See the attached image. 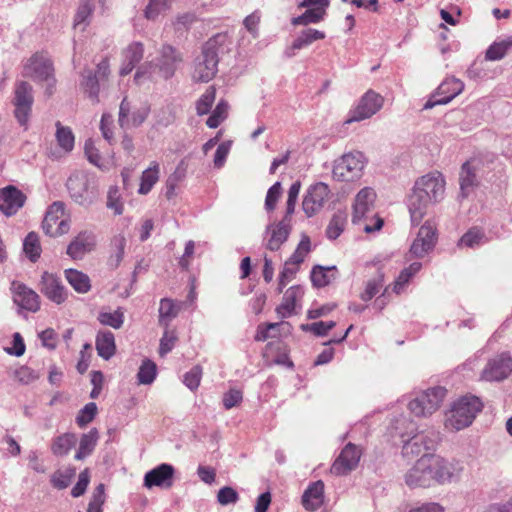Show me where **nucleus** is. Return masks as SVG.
<instances>
[{
    "label": "nucleus",
    "instance_id": "ea45409f",
    "mask_svg": "<svg viewBox=\"0 0 512 512\" xmlns=\"http://www.w3.org/2000/svg\"><path fill=\"white\" fill-rule=\"evenodd\" d=\"M313 8L307 9L302 15L292 19L293 25H308L311 23H319L326 15L327 8L320 6H312Z\"/></svg>",
    "mask_w": 512,
    "mask_h": 512
},
{
    "label": "nucleus",
    "instance_id": "473e14b6",
    "mask_svg": "<svg viewBox=\"0 0 512 512\" xmlns=\"http://www.w3.org/2000/svg\"><path fill=\"white\" fill-rule=\"evenodd\" d=\"M337 275L338 270L335 266L323 267L317 265L311 271V281L316 287H325L332 283Z\"/></svg>",
    "mask_w": 512,
    "mask_h": 512
},
{
    "label": "nucleus",
    "instance_id": "6e6d98bb",
    "mask_svg": "<svg viewBox=\"0 0 512 512\" xmlns=\"http://www.w3.org/2000/svg\"><path fill=\"white\" fill-rule=\"evenodd\" d=\"M156 364L151 360H144L139 368L137 377L140 384H151L156 377Z\"/></svg>",
    "mask_w": 512,
    "mask_h": 512
},
{
    "label": "nucleus",
    "instance_id": "4d7b16f0",
    "mask_svg": "<svg viewBox=\"0 0 512 512\" xmlns=\"http://www.w3.org/2000/svg\"><path fill=\"white\" fill-rule=\"evenodd\" d=\"M310 250H311L310 239H309V237L305 236L301 239L296 250L291 255V257L288 259V261H290L291 263L300 267V265L304 262L305 258L309 254Z\"/></svg>",
    "mask_w": 512,
    "mask_h": 512
},
{
    "label": "nucleus",
    "instance_id": "f03ea898",
    "mask_svg": "<svg viewBox=\"0 0 512 512\" xmlns=\"http://www.w3.org/2000/svg\"><path fill=\"white\" fill-rule=\"evenodd\" d=\"M444 193L445 179L441 173H429L419 178L408 202L412 223L419 224L427 206L442 200Z\"/></svg>",
    "mask_w": 512,
    "mask_h": 512
},
{
    "label": "nucleus",
    "instance_id": "4c0bfd02",
    "mask_svg": "<svg viewBox=\"0 0 512 512\" xmlns=\"http://www.w3.org/2000/svg\"><path fill=\"white\" fill-rule=\"evenodd\" d=\"M511 48L512 35L503 40L493 42L485 52V59L487 61L501 60L507 55Z\"/></svg>",
    "mask_w": 512,
    "mask_h": 512
},
{
    "label": "nucleus",
    "instance_id": "37998d69",
    "mask_svg": "<svg viewBox=\"0 0 512 512\" xmlns=\"http://www.w3.org/2000/svg\"><path fill=\"white\" fill-rule=\"evenodd\" d=\"M326 37L323 31L309 28L303 30L301 34L294 40L292 44L293 49H301L305 46L310 45L314 41L322 40Z\"/></svg>",
    "mask_w": 512,
    "mask_h": 512
},
{
    "label": "nucleus",
    "instance_id": "7ed1b4c3",
    "mask_svg": "<svg viewBox=\"0 0 512 512\" xmlns=\"http://www.w3.org/2000/svg\"><path fill=\"white\" fill-rule=\"evenodd\" d=\"M225 40V35L217 34L205 42L201 54L194 61L192 71L194 81L206 83L215 77L218 71L219 48Z\"/></svg>",
    "mask_w": 512,
    "mask_h": 512
},
{
    "label": "nucleus",
    "instance_id": "58836bf2",
    "mask_svg": "<svg viewBox=\"0 0 512 512\" xmlns=\"http://www.w3.org/2000/svg\"><path fill=\"white\" fill-rule=\"evenodd\" d=\"M77 437L74 433H64L53 440L51 451L54 455L63 456L76 445Z\"/></svg>",
    "mask_w": 512,
    "mask_h": 512
},
{
    "label": "nucleus",
    "instance_id": "603ef678",
    "mask_svg": "<svg viewBox=\"0 0 512 512\" xmlns=\"http://www.w3.org/2000/svg\"><path fill=\"white\" fill-rule=\"evenodd\" d=\"M98 321L102 325L110 326L114 329H119L123 325L124 314L120 309H117L114 312L101 311L98 315Z\"/></svg>",
    "mask_w": 512,
    "mask_h": 512
},
{
    "label": "nucleus",
    "instance_id": "bf43d9fd",
    "mask_svg": "<svg viewBox=\"0 0 512 512\" xmlns=\"http://www.w3.org/2000/svg\"><path fill=\"white\" fill-rule=\"evenodd\" d=\"M354 224L362 226L364 232L370 234L381 230L384 225V219L373 211L371 214H367V220H363Z\"/></svg>",
    "mask_w": 512,
    "mask_h": 512
},
{
    "label": "nucleus",
    "instance_id": "ddd939ff",
    "mask_svg": "<svg viewBox=\"0 0 512 512\" xmlns=\"http://www.w3.org/2000/svg\"><path fill=\"white\" fill-rule=\"evenodd\" d=\"M464 89V83L454 77L445 79L437 88L436 92L424 104V109H431L436 105L449 103Z\"/></svg>",
    "mask_w": 512,
    "mask_h": 512
},
{
    "label": "nucleus",
    "instance_id": "4be33fe9",
    "mask_svg": "<svg viewBox=\"0 0 512 512\" xmlns=\"http://www.w3.org/2000/svg\"><path fill=\"white\" fill-rule=\"evenodd\" d=\"M183 61L182 54L171 45H163L160 49L156 67L164 79L171 78L179 64Z\"/></svg>",
    "mask_w": 512,
    "mask_h": 512
},
{
    "label": "nucleus",
    "instance_id": "423d86ee",
    "mask_svg": "<svg viewBox=\"0 0 512 512\" xmlns=\"http://www.w3.org/2000/svg\"><path fill=\"white\" fill-rule=\"evenodd\" d=\"M70 222V217L65 213V204L56 201L48 207L42 222V229L50 237H59L69 232Z\"/></svg>",
    "mask_w": 512,
    "mask_h": 512
},
{
    "label": "nucleus",
    "instance_id": "72a5a7b5",
    "mask_svg": "<svg viewBox=\"0 0 512 512\" xmlns=\"http://www.w3.org/2000/svg\"><path fill=\"white\" fill-rule=\"evenodd\" d=\"M302 291L299 286L290 287L284 297L282 303L276 308L277 314L284 319L292 315L295 310L296 299L301 296Z\"/></svg>",
    "mask_w": 512,
    "mask_h": 512
},
{
    "label": "nucleus",
    "instance_id": "b1692460",
    "mask_svg": "<svg viewBox=\"0 0 512 512\" xmlns=\"http://www.w3.org/2000/svg\"><path fill=\"white\" fill-rule=\"evenodd\" d=\"M131 104L127 98H124L120 104L119 110V124L120 126H134L137 127L141 125L149 114V107L147 105H143L139 109L133 111L130 115Z\"/></svg>",
    "mask_w": 512,
    "mask_h": 512
},
{
    "label": "nucleus",
    "instance_id": "69168bd1",
    "mask_svg": "<svg viewBox=\"0 0 512 512\" xmlns=\"http://www.w3.org/2000/svg\"><path fill=\"white\" fill-rule=\"evenodd\" d=\"M171 0H150L145 9V16L147 19H155L160 12L169 7Z\"/></svg>",
    "mask_w": 512,
    "mask_h": 512
},
{
    "label": "nucleus",
    "instance_id": "a18cd8bd",
    "mask_svg": "<svg viewBox=\"0 0 512 512\" xmlns=\"http://www.w3.org/2000/svg\"><path fill=\"white\" fill-rule=\"evenodd\" d=\"M384 283V273L382 269H378L377 275L367 281L364 291L360 294L363 301L371 300L382 288Z\"/></svg>",
    "mask_w": 512,
    "mask_h": 512
},
{
    "label": "nucleus",
    "instance_id": "4468645a",
    "mask_svg": "<svg viewBox=\"0 0 512 512\" xmlns=\"http://www.w3.org/2000/svg\"><path fill=\"white\" fill-rule=\"evenodd\" d=\"M25 75L40 81L53 78L54 68L51 59L45 52H36L24 66Z\"/></svg>",
    "mask_w": 512,
    "mask_h": 512
},
{
    "label": "nucleus",
    "instance_id": "2eb2a0df",
    "mask_svg": "<svg viewBox=\"0 0 512 512\" xmlns=\"http://www.w3.org/2000/svg\"><path fill=\"white\" fill-rule=\"evenodd\" d=\"M14 94L15 117L20 125H26L33 104L32 86L21 81L16 84Z\"/></svg>",
    "mask_w": 512,
    "mask_h": 512
},
{
    "label": "nucleus",
    "instance_id": "7c9ffc66",
    "mask_svg": "<svg viewBox=\"0 0 512 512\" xmlns=\"http://www.w3.org/2000/svg\"><path fill=\"white\" fill-rule=\"evenodd\" d=\"M160 177V164L152 161L149 167L142 172L138 193L141 195L148 194L153 186L158 182Z\"/></svg>",
    "mask_w": 512,
    "mask_h": 512
},
{
    "label": "nucleus",
    "instance_id": "a19ab883",
    "mask_svg": "<svg viewBox=\"0 0 512 512\" xmlns=\"http://www.w3.org/2000/svg\"><path fill=\"white\" fill-rule=\"evenodd\" d=\"M346 225H347L346 212H343V211L336 212L332 216V218L326 228L327 237L332 240L337 239L344 231Z\"/></svg>",
    "mask_w": 512,
    "mask_h": 512
},
{
    "label": "nucleus",
    "instance_id": "f8f14e48",
    "mask_svg": "<svg viewBox=\"0 0 512 512\" xmlns=\"http://www.w3.org/2000/svg\"><path fill=\"white\" fill-rule=\"evenodd\" d=\"M512 373V357L508 353L496 355L488 361L481 373L485 381H502Z\"/></svg>",
    "mask_w": 512,
    "mask_h": 512
},
{
    "label": "nucleus",
    "instance_id": "20e7f679",
    "mask_svg": "<svg viewBox=\"0 0 512 512\" xmlns=\"http://www.w3.org/2000/svg\"><path fill=\"white\" fill-rule=\"evenodd\" d=\"M483 408L476 396H464L455 401L445 414V427L451 431L462 430L472 424Z\"/></svg>",
    "mask_w": 512,
    "mask_h": 512
},
{
    "label": "nucleus",
    "instance_id": "a211bd4d",
    "mask_svg": "<svg viewBox=\"0 0 512 512\" xmlns=\"http://www.w3.org/2000/svg\"><path fill=\"white\" fill-rule=\"evenodd\" d=\"M377 194L371 187L362 188L355 196L352 205V223L367 220V214L375 209Z\"/></svg>",
    "mask_w": 512,
    "mask_h": 512
},
{
    "label": "nucleus",
    "instance_id": "dca6fc26",
    "mask_svg": "<svg viewBox=\"0 0 512 512\" xmlns=\"http://www.w3.org/2000/svg\"><path fill=\"white\" fill-rule=\"evenodd\" d=\"M330 189L323 182L311 185L303 199L302 208L308 217L317 214L329 198Z\"/></svg>",
    "mask_w": 512,
    "mask_h": 512
},
{
    "label": "nucleus",
    "instance_id": "de8ad7c7",
    "mask_svg": "<svg viewBox=\"0 0 512 512\" xmlns=\"http://www.w3.org/2000/svg\"><path fill=\"white\" fill-rule=\"evenodd\" d=\"M93 10L94 4L92 0H81L74 16V28H77L82 24L87 25L88 20L92 16Z\"/></svg>",
    "mask_w": 512,
    "mask_h": 512
},
{
    "label": "nucleus",
    "instance_id": "0e129e2a",
    "mask_svg": "<svg viewBox=\"0 0 512 512\" xmlns=\"http://www.w3.org/2000/svg\"><path fill=\"white\" fill-rule=\"evenodd\" d=\"M202 368L199 365L192 367L184 375V384L191 390H196L201 382Z\"/></svg>",
    "mask_w": 512,
    "mask_h": 512
},
{
    "label": "nucleus",
    "instance_id": "2f4dec72",
    "mask_svg": "<svg viewBox=\"0 0 512 512\" xmlns=\"http://www.w3.org/2000/svg\"><path fill=\"white\" fill-rule=\"evenodd\" d=\"M64 274L67 282L77 293L85 294L90 291L91 281L87 274L72 268L66 269Z\"/></svg>",
    "mask_w": 512,
    "mask_h": 512
},
{
    "label": "nucleus",
    "instance_id": "79ce46f5",
    "mask_svg": "<svg viewBox=\"0 0 512 512\" xmlns=\"http://www.w3.org/2000/svg\"><path fill=\"white\" fill-rule=\"evenodd\" d=\"M56 140L61 149L65 152H70L74 148L75 137L69 127L62 126L58 121L56 123Z\"/></svg>",
    "mask_w": 512,
    "mask_h": 512
},
{
    "label": "nucleus",
    "instance_id": "49530a36",
    "mask_svg": "<svg viewBox=\"0 0 512 512\" xmlns=\"http://www.w3.org/2000/svg\"><path fill=\"white\" fill-rule=\"evenodd\" d=\"M75 474L76 471L74 468L57 470L51 475L50 482L54 488L62 490L70 485L72 479L75 477Z\"/></svg>",
    "mask_w": 512,
    "mask_h": 512
},
{
    "label": "nucleus",
    "instance_id": "412c9836",
    "mask_svg": "<svg viewBox=\"0 0 512 512\" xmlns=\"http://www.w3.org/2000/svg\"><path fill=\"white\" fill-rule=\"evenodd\" d=\"M26 195L13 185L0 189V211L7 217L15 215L25 204Z\"/></svg>",
    "mask_w": 512,
    "mask_h": 512
},
{
    "label": "nucleus",
    "instance_id": "393cba45",
    "mask_svg": "<svg viewBox=\"0 0 512 512\" xmlns=\"http://www.w3.org/2000/svg\"><path fill=\"white\" fill-rule=\"evenodd\" d=\"M95 236L90 231L80 232L68 245L67 254L72 259H81L95 246Z\"/></svg>",
    "mask_w": 512,
    "mask_h": 512
},
{
    "label": "nucleus",
    "instance_id": "bb28decb",
    "mask_svg": "<svg viewBox=\"0 0 512 512\" xmlns=\"http://www.w3.org/2000/svg\"><path fill=\"white\" fill-rule=\"evenodd\" d=\"M144 47L140 42H133L123 50V62L120 68V75H128L143 58Z\"/></svg>",
    "mask_w": 512,
    "mask_h": 512
},
{
    "label": "nucleus",
    "instance_id": "e2e57ef3",
    "mask_svg": "<svg viewBox=\"0 0 512 512\" xmlns=\"http://www.w3.org/2000/svg\"><path fill=\"white\" fill-rule=\"evenodd\" d=\"M335 326H336V322H334V321H329V322L318 321V322H314L312 324L302 325V330L310 331L316 336H325V335H327L328 331L333 329Z\"/></svg>",
    "mask_w": 512,
    "mask_h": 512
},
{
    "label": "nucleus",
    "instance_id": "774afa93",
    "mask_svg": "<svg viewBox=\"0 0 512 512\" xmlns=\"http://www.w3.org/2000/svg\"><path fill=\"white\" fill-rule=\"evenodd\" d=\"M239 499V495L235 489L229 486H225L218 491L217 501L221 505H228L236 503Z\"/></svg>",
    "mask_w": 512,
    "mask_h": 512
},
{
    "label": "nucleus",
    "instance_id": "a878e982",
    "mask_svg": "<svg viewBox=\"0 0 512 512\" xmlns=\"http://www.w3.org/2000/svg\"><path fill=\"white\" fill-rule=\"evenodd\" d=\"M324 501V483L321 480L313 482L304 491L302 505L308 511H316Z\"/></svg>",
    "mask_w": 512,
    "mask_h": 512
},
{
    "label": "nucleus",
    "instance_id": "864d4df0",
    "mask_svg": "<svg viewBox=\"0 0 512 512\" xmlns=\"http://www.w3.org/2000/svg\"><path fill=\"white\" fill-rule=\"evenodd\" d=\"M485 238V234L482 229L473 227L469 229L459 240V246H466L473 248L480 245Z\"/></svg>",
    "mask_w": 512,
    "mask_h": 512
},
{
    "label": "nucleus",
    "instance_id": "f257e3e1",
    "mask_svg": "<svg viewBox=\"0 0 512 512\" xmlns=\"http://www.w3.org/2000/svg\"><path fill=\"white\" fill-rule=\"evenodd\" d=\"M464 466L459 460H451L435 454L425 453L405 474V483L410 488H431L459 480Z\"/></svg>",
    "mask_w": 512,
    "mask_h": 512
},
{
    "label": "nucleus",
    "instance_id": "09e8293b",
    "mask_svg": "<svg viewBox=\"0 0 512 512\" xmlns=\"http://www.w3.org/2000/svg\"><path fill=\"white\" fill-rule=\"evenodd\" d=\"M298 271H299V266L291 263L288 260L284 263L283 269L280 272L279 280H278V287H277L278 294H281L283 292V290L287 286V284L295 278Z\"/></svg>",
    "mask_w": 512,
    "mask_h": 512
},
{
    "label": "nucleus",
    "instance_id": "338daca9",
    "mask_svg": "<svg viewBox=\"0 0 512 512\" xmlns=\"http://www.w3.org/2000/svg\"><path fill=\"white\" fill-rule=\"evenodd\" d=\"M281 190L282 188L280 182H276L268 189L265 199V208L268 211H273L276 208V204L281 195Z\"/></svg>",
    "mask_w": 512,
    "mask_h": 512
},
{
    "label": "nucleus",
    "instance_id": "c9c22d12",
    "mask_svg": "<svg viewBox=\"0 0 512 512\" xmlns=\"http://www.w3.org/2000/svg\"><path fill=\"white\" fill-rule=\"evenodd\" d=\"M99 440V432L92 428L89 432L83 434L80 439L78 451L75 454L76 460H82L89 456L95 449Z\"/></svg>",
    "mask_w": 512,
    "mask_h": 512
},
{
    "label": "nucleus",
    "instance_id": "5fc2aeb1",
    "mask_svg": "<svg viewBox=\"0 0 512 512\" xmlns=\"http://www.w3.org/2000/svg\"><path fill=\"white\" fill-rule=\"evenodd\" d=\"M216 98V89L214 86H209L204 94L196 103V110L198 115H205L209 113Z\"/></svg>",
    "mask_w": 512,
    "mask_h": 512
},
{
    "label": "nucleus",
    "instance_id": "c756f323",
    "mask_svg": "<svg viewBox=\"0 0 512 512\" xmlns=\"http://www.w3.org/2000/svg\"><path fill=\"white\" fill-rule=\"evenodd\" d=\"M268 239L266 243V248L271 251H277L280 249L282 244L286 242L288 239L290 230L287 225L280 222L275 225H272L268 231Z\"/></svg>",
    "mask_w": 512,
    "mask_h": 512
},
{
    "label": "nucleus",
    "instance_id": "f3484780",
    "mask_svg": "<svg viewBox=\"0 0 512 512\" xmlns=\"http://www.w3.org/2000/svg\"><path fill=\"white\" fill-rule=\"evenodd\" d=\"M39 290L47 299L58 305L64 303L68 296L61 279L56 274L47 271L41 276Z\"/></svg>",
    "mask_w": 512,
    "mask_h": 512
},
{
    "label": "nucleus",
    "instance_id": "1a4fd4ad",
    "mask_svg": "<svg viewBox=\"0 0 512 512\" xmlns=\"http://www.w3.org/2000/svg\"><path fill=\"white\" fill-rule=\"evenodd\" d=\"M383 97L373 90H368L359 100L355 108L351 109L344 124L359 122L372 117L383 106Z\"/></svg>",
    "mask_w": 512,
    "mask_h": 512
},
{
    "label": "nucleus",
    "instance_id": "e433bc0d",
    "mask_svg": "<svg viewBox=\"0 0 512 512\" xmlns=\"http://www.w3.org/2000/svg\"><path fill=\"white\" fill-rule=\"evenodd\" d=\"M478 186V179L475 169L471 166L470 162H465L461 167L460 172V189L464 197Z\"/></svg>",
    "mask_w": 512,
    "mask_h": 512
},
{
    "label": "nucleus",
    "instance_id": "0eeeda50",
    "mask_svg": "<svg viewBox=\"0 0 512 512\" xmlns=\"http://www.w3.org/2000/svg\"><path fill=\"white\" fill-rule=\"evenodd\" d=\"M365 157L361 152L343 155L333 167V177L339 181H355L362 176Z\"/></svg>",
    "mask_w": 512,
    "mask_h": 512
},
{
    "label": "nucleus",
    "instance_id": "3c124183",
    "mask_svg": "<svg viewBox=\"0 0 512 512\" xmlns=\"http://www.w3.org/2000/svg\"><path fill=\"white\" fill-rule=\"evenodd\" d=\"M228 103L225 100H220L212 114L208 117L206 124L209 128H217L228 115Z\"/></svg>",
    "mask_w": 512,
    "mask_h": 512
},
{
    "label": "nucleus",
    "instance_id": "8fccbe9b",
    "mask_svg": "<svg viewBox=\"0 0 512 512\" xmlns=\"http://www.w3.org/2000/svg\"><path fill=\"white\" fill-rule=\"evenodd\" d=\"M83 91L94 101H98L99 83L96 75L91 70L87 71L81 82Z\"/></svg>",
    "mask_w": 512,
    "mask_h": 512
},
{
    "label": "nucleus",
    "instance_id": "680f3d73",
    "mask_svg": "<svg viewBox=\"0 0 512 512\" xmlns=\"http://www.w3.org/2000/svg\"><path fill=\"white\" fill-rule=\"evenodd\" d=\"M107 207L113 210L115 215L123 213V202L121 201V194L117 186H112L108 190Z\"/></svg>",
    "mask_w": 512,
    "mask_h": 512
},
{
    "label": "nucleus",
    "instance_id": "c03bdc74",
    "mask_svg": "<svg viewBox=\"0 0 512 512\" xmlns=\"http://www.w3.org/2000/svg\"><path fill=\"white\" fill-rule=\"evenodd\" d=\"M23 250L26 256L32 261L36 262L41 255V245L39 237L36 233L30 232L23 243Z\"/></svg>",
    "mask_w": 512,
    "mask_h": 512
},
{
    "label": "nucleus",
    "instance_id": "aec40b11",
    "mask_svg": "<svg viewBox=\"0 0 512 512\" xmlns=\"http://www.w3.org/2000/svg\"><path fill=\"white\" fill-rule=\"evenodd\" d=\"M437 445V435L435 433H418L412 436L403 445V453L406 456H419L425 453H432Z\"/></svg>",
    "mask_w": 512,
    "mask_h": 512
},
{
    "label": "nucleus",
    "instance_id": "cd10ccee",
    "mask_svg": "<svg viewBox=\"0 0 512 512\" xmlns=\"http://www.w3.org/2000/svg\"><path fill=\"white\" fill-rule=\"evenodd\" d=\"M182 302L174 301L170 298H163L159 306V325L168 328L173 319H175L182 308Z\"/></svg>",
    "mask_w": 512,
    "mask_h": 512
},
{
    "label": "nucleus",
    "instance_id": "5701e85b",
    "mask_svg": "<svg viewBox=\"0 0 512 512\" xmlns=\"http://www.w3.org/2000/svg\"><path fill=\"white\" fill-rule=\"evenodd\" d=\"M174 474L175 469L171 464L162 463L145 474L144 486L170 488L173 485Z\"/></svg>",
    "mask_w": 512,
    "mask_h": 512
},
{
    "label": "nucleus",
    "instance_id": "f704fd0d",
    "mask_svg": "<svg viewBox=\"0 0 512 512\" xmlns=\"http://www.w3.org/2000/svg\"><path fill=\"white\" fill-rule=\"evenodd\" d=\"M422 264L420 262H413L408 267H405L399 273L398 277L393 282L391 289L394 293L400 294L404 291L405 287L409 284L411 279L421 270Z\"/></svg>",
    "mask_w": 512,
    "mask_h": 512
},
{
    "label": "nucleus",
    "instance_id": "6ab92c4d",
    "mask_svg": "<svg viewBox=\"0 0 512 512\" xmlns=\"http://www.w3.org/2000/svg\"><path fill=\"white\" fill-rule=\"evenodd\" d=\"M11 292L14 303L21 309L37 312L40 309L39 295L20 281H12Z\"/></svg>",
    "mask_w": 512,
    "mask_h": 512
},
{
    "label": "nucleus",
    "instance_id": "052dcab7",
    "mask_svg": "<svg viewBox=\"0 0 512 512\" xmlns=\"http://www.w3.org/2000/svg\"><path fill=\"white\" fill-rule=\"evenodd\" d=\"M97 414V405L94 402L87 403L78 413L76 423L80 428H84L93 421Z\"/></svg>",
    "mask_w": 512,
    "mask_h": 512
},
{
    "label": "nucleus",
    "instance_id": "13d9d810",
    "mask_svg": "<svg viewBox=\"0 0 512 512\" xmlns=\"http://www.w3.org/2000/svg\"><path fill=\"white\" fill-rule=\"evenodd\" d=\"M164 329L165 331L162 338L160 339L159 346V355L161 357H164L174 348L178 339L175 329H170L169 327Z\"/></svg>",
    "mask_w": 512,
    "mask_h": 512
},
{
    "label": "nucleus",
    "instance_id": "c85d7f7f",
    "mask_svg": "<svg viewBox=\"0 0 512 512\" xmlns=\"http://www.w3.org/2000/svg\"><path fill=\"white\" fill-rule=\"evenodd\" d=\"M95 346L97 353L105 360H109L116 352L115 337L111 331H99Z\"/></svg>",
    "mask_w": 512,
    "mask_h": 512
},
{
    "label": "nucleus",
    "instance_id": "9d476101",
    "mask_svg": "<svg viewBox=\"0 0 512 512\" xmlns=\"http://www.w3.org/2000/svg\"><path fill=\"white\" fill-rule=\"evenodd\" d=\"M437 241V230L434 224L427 221L419 229L417 237L411 244L408 254L406 255L407 260L412 258H423L428 252H430Z\"/></svg>",
    "mask_w": 512,
    "mask_h": 512
},
{
    "label": "nucleus",
    "instance_id": "6e6552de",
    "mask_svg": "<svg viewBox=\"0 0 512 512\" xmlns=\"http://www.w3.org/2000/svg\"><path fill=\"white\" fill-rule=\"evenodd\" d=\"M95 177L86 171H76L67 180V189L71 198L83 204L90 200L94 194Z\"/></svg>",
    "mask_w": 512,
    "mask_h": 512
},
{
    "label": "nucleus",
    "instance_id": "9b49d317",
    "mask_svg": "<svg viewBox=\"0 0 512 512\" xmlns=\"http://www.w3.org/2000/svg\"><path fill=\"white\" fill-rule=\"evenodd\" d=\"M362 456V450L353 443H348L334 460L330 467V473L335 476H343L355 470Z\"/></svg>",
    "mask_w": 512,
    "mask_h": 512
},
{
    "label": "nucleus",
    "instance_id": "39448f33",
    "mask_svg": "<svg viewBox=\"0 0 512 512\" xmlns=\"http://www.w3.org/2000/svg\"><path fill=\"white\" fill-rule=\"evenodd\" d=\"M446 392V389L440 386L429 388L411 400L408 408L417 417L429 416L440 408Z\"/></svg>",
    "mask_w": 512,
    "mask_h": 512
}]
</instances>
